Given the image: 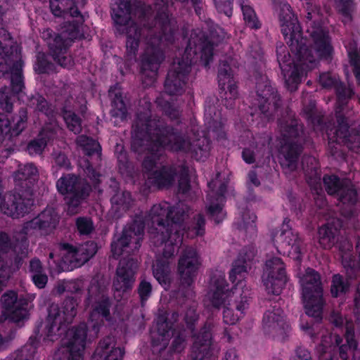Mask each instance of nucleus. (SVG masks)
Here are the masks:
<instances>
[{
    "mask_svg": "<svg viewBox=\"0 0 360 360\" xmlns=\"http://www.w3.org/2000/svg\"><path fill=\"white\" fill-rule=\"evenodd\" d=\"M135 7L131 0H115L110 14L117 32L126 35V59L123 63L125 70L136 60L141 39H145L146 47L141 57V74L152 84L165 60L163 46L174 43L179 25L166 5L158 8L154 17L150 14V6L141 7L140 25L130 22Z\"/></svg>",
    "mask_w": 360,
    "mask_h": 360,
    "instance_id": "f257e3e1",
    "label": "nucleus"
},
{
    "mask_svg": "<svg viewBox=\"0 0 360 360\" xmlns=\"http://www.w3.org/2000/svg\"><path fill=\"white\" fill-rule=\"evenodd\" d=\"M132 147L141 146L148 139V151L142 168L148 176L166 150L170 152L189 153L193 145L186 131L168 124L158 117H153L150 110L138 111L132 125Z\"/></svg>",
    "mask_w": 360,
    "mask_h": 360,
    "instance_id": "f03ea898",
    "label": "nucleus"
},
{
    "mask_svg": "<svg viewBox=\"0 0 360 360\" xmlns=\"http://www.w3.org/2000/svg\"><path fill=\"white\" fill-rule=\"evenodd\" d=\"M279 20L281 33L295 60L287 47L281 45L276 46L277 61L288 88L294 91L304 75L316 67V58L307 46V39L302 36L297 18L288 3L280 5Z\"/></svg>",
    "mask_w": 360,
    "mask_h": 360,
    "instance_id": "7ed1b4c3",
    "label": "nucleus"
},
{
    "mask_svg": "<svg viewBox=\"0 0 360 360\" xmlns=\"http://www.w3.org/2000/svg\"><path fill=\"white\" fill-rule=\"evenodd\" d=\"M255 255V248H248L243 250L234 262L229 278L233 283H236L231 292L227 288L225 275L222 271H215L211 276L209 289L204 300L205 304L207 307L218 309L224 305L226 300L229 298V306L225 307L223 312V319L226 324H235L248 307L250 291L245 287L243 278Z\"/></svg>",
    "mask_w": 360,
    "mask_h": 360,
    "instance_id": "20e7f679",
    "label": "nucleus"
},
{
    "mask_svg": "<svg viewBox=\"0 0 360 360\" xmlns=\"http://www.w3.org/2000/svg\"><path fill=\"white\" fill-rule=\"evenodd\" d=\"M149 216L153 226L150 231L153 243L155 245L164 244L162 259L169 261L174 256L182 240L179 229L185 218V210L180 204L167 208L162 204H153Z\"/></svg>",
    "mask_w": 360,
    "mask_h": 360,
    "instance_id": "39448f33",
    "label": "nucleus"
},
{
    "mask_svg": "<svg viewBox=\"0 0 360 360\" xmlns=\"http://www.w3.org/2000/svg\"><path fill=\"white\" fill-rule=\"evenodd\" d=\"M193 49L194 53H197L198 49L200 51V59L204 62L205 67H208L212 61L214 44L207 35L202 34L198 39V43L194 39H188L184 55L178 61L177 65L167 72L164 88L168 95L179 96L184 92L193 63L188 52L191 51Z\"/></svg>",
    "mask_w": 360,
    "mask_h": 360,
    "instance_id": "423d86ee",
    "label": "nucleus"
},
{
    "mask_svg": "<svg viewBox=\"0 0 360 360\" xmlns=\"http://www.w3.org/2000/svg\"><path fill=\"white\" fill-rule=\"evenodd\" d=\"M70 15L73 19L65 23L62 33H56L50 28L41 33V38L46 42L53 59L65 68H70L74 65L72 57L67 53L74 40L83 36L82 27L84 22V17L80 11L79 15L72 13Z\"/></svg>",
    "mask_w": 360,
    "mask_h": 360,
    "instance_id": "0eeeda50",
    "label": "nucleus"
},
{
    "mask_svg": "<svg viewBox=\"0 0 360 360\" xmlns=\"http://www.w3.org/2000/svg\"><path fill=\"white\" fill-rule=\"evenodd\" d=\"M278 126L281 136V151L284 157L281 166L290 172L295 171L305 142L304 125L288 112L285 117L278 119Z\"/></svg>",
    "mask_w": 360,
    "mask_h": 360,
    "instance_id": "6e6552de",
    "label": "nucleus"
},
{
    "mask_svg": "<svg viewBox=\"0 0 360 360\" xmlns=\"http://www.w3.org/2000/svg\"><path fill=\"white\" fill-rule=\"evenodd\" d=\"M255 96L251 98L250 115H258L266 122L273 121L281 108V99L276 87L266 76L257 79Z\"/></svg>",
    "mask_w": 360,
    "mask_h": 360,
    "instance_id": "1a4fd4ad",
    "label": "nucleus"
},
{
    "mask_svg": "<svg viewBox=\"0 0 360 360\" xmlns=\"http://www.w3.org/2000/svg\"><path fill=\"white\" fill-rule=\"evenodd\" d=\"M299 277L306 314L321 319L324 301L320 275L315 270L308 268Z\"/></svg>",
    "mask_w": 360,
    "mask_h": 360,
    "instance_id": "9d476101",
    "label": "nucleus"
},
{
    "mask_svg": "<svg viewBox=\"0 0 360 360\" xmlns=\"http://www.w3.org/2000/svg\"><path fill=\"white\" fill-rule=\"evenodd\" d=\"M77 303L72 298L65 300L60 304H52L48 310L44 333L51 340L66 331L77 314Z\"/></svg>",
    "mask_w": 360,
    "mask_h": 360,
    "instance_id": "9b49d317",
    "label": "nucleus"
},
{
    "mask_svg": "<svg viewBox=\"0 0 360 360\" xmlns=\"http://www.w3.org/2000/svg\"><path fill=\"white\" fill-rule=\"evenodd\" d=\"M200 264V257L195 248L187 247L182 251L177 266L181 282L179 295L188 299L193 298L194 293L191 285Z\"/></svg>",
    "mask_w": 360,
    "mask_h": 360,
    "instance_id": "f8f14e48",
    "label": "nucleus"
},
{
    "mask_svg": "<svg viewBox=\"0 0 360 360\" xmlns=\"http://www.w3.org/2000/svg\"><path fill=\"white\" fill-rule=\"evenodd\" d=\"M87 326L81 323L66 333L62 346L56 352V360H82L86 340Z\"/></svg>",
    "mask_w": 360,
    "mask_h": 360,
    "instance_id": "ddd939ff",
    "label": "nucleus"
},
{
    "mask_svg": "<svg viewBox=\"0 0 360 360\" xmlns=\"http://www.w3.org/2000/svg\"><path fill=\"white\" fill-rule=\"evenodd\" d=\"M144 233V222L137 217L127 228L124 229L122 236L111 245V251L115 258L121 255H129L141 247Z\"/></svg>",
    "mask_w": 360,
    "mask_h": 360,
    "instance_id": "4468645a",
    "label": "nucleus"
},
{
    "mask_svg": "<svg viewBox=\"0 0 360 360\" xmlns=\"http://www.w3.org/2000/svg\"><path fill=\"white\" fill-rule=\"evenodd\" d=\"M38 178L37 168L33 163H28L20 167L14 174L15 188L12 202H34L33 186Z\"/></svg>",
    "mask_w": 360,
    "mask_h": 360,
    "instance_id": "2eb2a0df",
    "label": "nucleus"
},
{
    "mask_svg": "<svg viewBox=\"0 0 360 360\" xmlns=\"http://www.w3.org/2000/svg\"><path fill=\"white\" fill-rule=\"evenodd\" d=\"M89 300L94 302L89 321L91 324L94 335L96 336L99 326L103 323V318L107 319L110 315V303L105 294V288H101L95 283H92L89 288Z\"/></svg>",
    "mask_w": 360,
    "mask_h": 360,
    "instance_id": "dca6fc26",
    "label": "nucleus"
},
{
    "mask_svg": "<svg viewBox=\"0 0 360 360\" xmlns=\"http://www.w3.org/2000/svg\"><path fill=\"white\" fill-rule=\"evenodd\" d=\"M323 183L327 193L339 202H358V191L349 179L340 178L336 174H325Z\"/></svg>",
    "mask_w": 360,
    "mask_h": 360,
    "instance_id": "f3484780",
    "label": "nucleus"
},
{
    "mask_svg": "<svg viewBox=\"0 0 360 360\" xmlns=\"http://www.w3.org/2000/svg\"><path fill=\"white\" fill-rule=\"evenodd\" d=\"M22 66L23 62L21 60L13 63L10 75L11 86L2 87L0 90V108L7 112L12 111L13 102L25 89Z\"/></svg>",
    "mask_w": 360,
    "mask_h": 360,
    "instance_id": "a211bd4d",
    "label": "nucleus"
},
{
    "mask_svg": "<svg viewBox=\"0 0 360 360\" xmlns=\"http://www.w3.org/2000/svg\"><path fill=\"white\" fill-rule=\"evenodd\" d=\"M262 281L268 294L279 295L287 281L285 266L279 257H272L266 262Z\"/></svg>",
    "mask_w": 360,
    "mask_h": 360,
    "instance_id": "6ab92c4d",
    "label": "nucleus"
},
{
    "mask_svg": "<svg viewBox=\"0 0 360 360\" xmlns=\"http://www.w3.org/2000/svg\"><path fill=\"white\" fill-rule=\"evenodd\" d=\"M217 79L222 104L226 108L232 109L238 97V86L234 79L233 70L227 61L219 63Z\"/></svg>",
    "mask_w": 360,
    "mask_h": 360,
    "instance_id": "aec40b11",
    "label": "nucleus"
},
{
    "mask_svg": "<svg viewBox=\"0 0 360 360\" xmlns=\"http://www.w3.org/2000/svg\"><path fill=\"white\" fill-rule=\"evenodd\" d=\"M63 262L71 269L77 268L88 262L97 252V245L88 241L79 247H73L64 243L61 245Z\"/></svg>",
    "mask_w": 360,
    "mask_h": 360,
    "instance_id": "412c9836",
    "label": "nucleus"
},
{
    "mask_svg": "<svg viewBox=\"0 0 360 360\" xmlns=\"http://www.w3.org/2000/svg\"><path fill=\"white\" fill-rule=\"evenodd\" d=\"M56 188L62 195H70L75 202L86 199L92 190L89 183L73 174L62 176L56 182Z\"/></svg>",
    "mask_w": 360,
    "mask_h": 360,
    "instance_id": "4be33fe9",
    "label": "nucleus"
},
{
    "mask_svg": "<svg viewBox=\"0 0 360 360\" xmlns=\"http://www.w3.org/2000/svg\"><path fill=\"white\" fill-rule=\"evenodd\" d=\"M276 248L280 252L288 254L295 260H300L304 253L305 245L298 233L286 226L275 238Z\"/></svg>",
    "mask_w": 360,
    "mask_h": 360,
    "instance_id": "5701e85b",
    "label": "nucleus"
},
{
    "mask_svg": "<svg viewBox=\"0 0 360 360\" xmlns=\"http://www.w3.org/2000/svg\"><path fill=\"white\" fill-rule=\"evenodd\" d=\"M345 339L347 345H340L342 339L338 335L329 334L322 337L321 343L319 347V350L321 352V355H326L330 352L332 347H339L340 357L346 360L348 357V350L355 349L356 347V341L354 339V328L352 323L346 321Z\"/></svg>",
    "mask_w": 360,
    "mask_h": 360,
    "instance_id": "b1692460",
    "label": "nucleus"
},
{
    "mask_svg": "<svg viewBox=\"0 0 360 360\" xmlns=\"http://www.w3.org/2000/svg\"><path fill=\"white\" fill-rule=\"evenodd\" d=\"M1 300L4 308V319L20 323L27 317L25 306L27 305V300L21 296L19 297L15 292L9 291L4 293Z\"/></svg>",
    "mask_w": 360,
    "mask_h": 360,
    "instance_id": "393cba45",
    "label": "nucleus"
},
{
    "mask_svg": "<svg viewBox=\"0 0 360 360\" xmlns=\"http://www.w3.org/2000/svg\"><path fill=\"white\" fill-rule=\"evenodd\" d=\"M137 269L136 260L132 258H123L120 260L117 268L116 277L113 281L115 291L124 292L132 288Z\"/></svg>",
    "mask_w": 360,
    "mask_h": 360,
    "instance_id": "a878e982",
    "label": "nucleus"
},
{
    "mask_svg": "<svg viewBox=\"0 0 360 360\" xmlns=\"http://www.w3.org/2000/svg\"><path fill=\"white\" fill-rule=\"evenodd\" d=\"M214 325L207 321L200 333L194 337L191 357L193 360H202L212 354L213 350L212 329Z\"/></svg>",
    "mask_w": 360,
    "mask_h": 360,
    "instance_id": "bb28decb",
    "label": "nucleus"
},
{
    "mask_svg": "<svg viewBox=\"0 0 360 360\" xmlns=\"http://www.w3.org/2000/svg\"><path fill=\"white\" fill-rule=\"evenodd\" d=\"M262 329L268 335L283 336L290 329V326L285 321L283 310L276 306L268 309L264 314Z\"/></svg>",
    "mask_w": 360,
    "mask_h": 360,
    "instance_id": "cd10ccee",
    "label": "nucleus"
},
{
    "mask_svg": "<svg viewBox=\"0 0 360 360\" xmlns=\"http://www.w3.org/2000/svg\"><path fill=\"white\" fill-rule=\"evenodd\" d=\"M179 318V314L172 312L171 314L159 315L157 319L156 331L152 333V342L153 345L160 346V350L165 349L169 344L171 337L173 324Z\"/></svg>",
    "mask_w": 360,
    "mask_h": 360,
    "instance_id": "c85d7f7f",
    "label": "nucleus"
},
{
    "mask_svg": "<svg viewBox=\"0 0 360 360\" xmlns=\"http://www.w3.org/2000/svg\"><path fill=\"white\" fill-rule=\"evenodd\" d=\"M309 35L313 39V47L307 46L311 50L316 58V65L318 63L317 58L319 59L329 60L332 58L333 47L331 44V39L328 33L321 28H314ZM308 40L307 41V43Z\"/></svg>",
    "mask_w": 360,
    "mask_h": 360,
    "instance_id": "c756f323",
    "label": "nucleus"
},
{
    "mask_svg": "<svg viewBox=\"0 0 360 360\" xmlns=\"http://www.w3.org/2000/svg\"><path fill=\"white\" fill-rule=\"evenodd\" d=\"M177 167L174 165H166L155 169L148 179L159 189H169L175 184L178 176Z\"/></svg>",
    "mask_w": 360,
    "mask_h": 360,
    "instance_id": "7c9ffc66",
    "label": "nucleus"
},
{
    "mask_svg": "<svg viewBox=\"0 0 360 360\" xmlns=\"http://www.w3.org/2000/svg\"><path fill=\"white\" fill-rule=\"evenodd\" d=\"M238 215L235 218L234 226L242 233L252 237L257 233L256 215L250 211L247 204H240L238 207Z\"/></svg>",
    "mask_w": 360,
    "mask_h": 360,
    "instance_id": "2f4dec72",
    "label": "nucleus"
},
{
    "mask_svg": "<svg viewBox=\"0 0 360 360\" xmlns=\"http://www.w3.org/2000/svg\"><path fill=\"white\" fill-rule=\"evenodd\" d=\"M342 227V221L338 218H331L318 230V243L323 249L331 248L336 243V238Z\"/></svg>",
    "mask_w": 360,
    "mask_h": 360,
    "instance_id": "473e14b6",
    "label": "nucleus"
},
{
    "mask_svg": "<svg viewBox=\"0 0 360 360\" xmlns=\"http://www.w3.org/2000/svg\"><path fill=\"white\" fill-rule=\"evenodd\" d=\"M56 129L50 127H43L37 137L28 142L26 151L31 156L41 155L46 146L56 138Z\"/></svg>",
    "mask_w": 360,
    "mask_h": 360,
    "instance_id": "72a5a7b5",
    "label": "nucleus"
},
{
    "mask_svg": "<svg viewBox=\"0 0 360 360\" xmlns=\"http://www.w3.org/2000/svg\"><path fill=\"white\" fill-rule=\"evenodd\" d=\"M124 351L115 346L112 337H106L100 341L94 358L95 360H122Z\"/></svg>",
    "mask_w": 360,
    "mask_h": 360,
    "instance_id": "f704fd0d",
    "label": "nucleus"
},
{
    "mask_svg": "<svg viewBox=\"0 0 360 360\" xmlns=\"http://www.w3.org/2000/svg\"><path fill=\"white\" fill-rule=\"evenodd\" d=\"M108 96L111 101L110 115L120 121L126 120L128 114L127 98L123 96L122 89L117 86H110Z\"/></svg>",
    "mask_w": 360,
    "mask_h": 360,
    "instance_id": "c9c22d12",
    "label": "nucleus"
},
{
    "mask_svg": "<svg viewBox=\"0 0 360 360\" xmlns=\"http://www.w3.org/2000/svg\"><path fill=\"white\" fill-rule=\"evenodd\" d=\"M57 216L52 215L50 210H46L38 217L32 220L26 222L22 229L25 235L32 233L34 230L43 229L53 226L57 221Z\"/></svg>",
    "mask_w": 360,
    "mask_h": 360,
    "instance_id": "e433bc0d",
    "label": "nucleus"
},
{
    "mask_svg": "<svg viewBox=\"0 0 360 360\" xmlns=\"http://www.w3.org/2000/svg\"><path fill=\"white\" fill-rule=\"evenodd\" d=\"M85 0H49L51 12L56 17H62L65 14H79V5Z\"/></svg>",
    "mask_w": 360,
    "mask_h": 360,
    "instance_id": "4c0bfd02",
    "label": "nucleus"
},
{
    "mask_svg": "<svg viewBox=\"0 0 360 360\" xmlns=\"http://www.w3.org/2000/svg\"><path fill=\"white\" fill-rule=\"evenodd\" d=\"M302 165L307 183L310 186L320 185L321 170L319 160L313 156L302 158Z\"/></svg>",
    "mask_w": 360,
    "mask_h": 360,
    "instance_id": "58836bf2",
    "label": "nucleus"
},
{
    "mask_svg": "<svg viewBox=\"0 0 360 360\" xmlns=\"http://www.w3.org/2000/svg\"><path fill=\"white\" fill-rule=\"evenodd\" d=\"M76 143L79 146L85 155L95 160L96 164H99L101 160L102 148L98 141L86 135H80L77 137Z\"/></svg>",
    "mask_w": 360,
    "mask_h": 360,
    "instance_id": "ea45409f",
    "label": "nucleus"
},
{
    "mask_svg": "<svg viewBox=\"0 0 360 360\" xmlns=\"http://www.w3.org/2000/svg\"><path fill=\"white\" fill-rule=\"evenodd\" d=\"M327 136L328 153L335 158H342L343 156L342 151V144L347 145L349 148L354 147V139H352V137H347V140L345 141L343 139H339L337 134H333L332 130L327 131Z\"/></svg>",
    "mask_w": 360,
    "mask_h": 360,
    "instance_id": "a19ab883",
    "label": "nucleus"
},
{
    "mask_svg": "<svg viewBox=\"0 0 360 360\" xmlns=\"http://www.w3.org/2000/svg\"><path fill=\"white\" fill-rule=\"evenodd\" d=\"M176 195L185 200H193L191 176L187 167L182 166L178 176Z\"/></svg>",
    "mask_w": 360,
    "mask_h": 360,
    "instance_id": "79ce46f5",
    "label": "nucleus"
},
{
    "mask_svg": "<svg viewBox=\"0 0 360 360\" xmlns=\"http://www.w3.org/2000/svg\"><path fill=\"white\" fill-rule=\"evenodd\" d=\"M27 105L35 112L44 115L48 118L54 116V107L39 94L32 95L28 99Z\"/></svg>",
    "mask_w": 360,
    "mask_h": 360,
    "instance_id": "37998d69",
    "label": "nucleus"
},
{
    "mask_svg": "<svg viewBox=\"0 0 360 360\" xmlns=\"http://www.w3.org/2000/svg\"><path fill=\"white\" fill-rule=\"evenodd\" d=\"M236 3L242 11L246 26L251 29H259L261 23L257 17L254 8L250 5V0H236Z\"/></svg>",
    "mask_w": 360,
    "mask_h": 360,
    "instance_id": "c03bdc74",
    "label": "nucleus"
},
{
    "mask_svg": "<svg viewBox=\"0 0 360 360\" xmlns=\"http://www.w3.org/2000/svg\"><path fill=\"white\" fill-rule=\"evenodd\" d=\"M170 272L169 261L158 258L153 265V276L161 285H167L169 283Z\"/></svg>",
    "mask_w": 360,
    "mask_h": 360,
    "instance_id": "a18cd8bd",
    "label": "nucleus"
},
{
    "mask_svg": "<svg viewBox=\"0 0 360 360\" xmlns=\"http://www.w3.org/2000/svg\"><path fill=\"white\" fill-rule=\"evenodd\" d=\"M339 249L342 252V263L349 277H352L353 271L360 267V264H356L352 259L349 252L352 250V245L349 241H345L339 245Z\"/></svg>",
    "mask_w": 360,
    "mask_h": 360,
    "instance_id": "49530a36",
    "label": "nucleus"
},
{
    "mask_svg": "<svg viewBox=\"0 0 360 360\" xmlns=\"http://www.w3.org/2000/svg\"><path fill=\"white\" fill-rule=\"evenodd\" d=\"M335 117L337 120V127L334 129H331L332 133L337 134L339 136V139H343V140H347V137H352V139H355L359 133L355 134H352L349 133V126L347 123V117L340 112V110H336Z\"/></svg>",
    "mask_w": 360,
    "mask_h": 360,
    "instance_id": "de8ad7c7",
    "label": "nucleus"
},
{
    "mask_svg": "<svg viewBox=\"0 0 360 360\" xmlns=\"http://www.w3.org/2000/svg\"><path fill=\"white\" fill-rule=\"evenodd\" d=\"M34 70L38 75H49L56 72V66L49 59V56L46 53L39 52L37 54Z\"/></svg>",
    "mask_w": 360,
    "mask_h": 360,
    "instance_id": "09e8293b",
    "label": "nucleus"
},
{
    "mask_svg": "<svg viewBox=\"0 0 360 360\" xmlns=\"http://www.w3.org/2000/svg\"><path fill=\"white\" fill-rule=\"evenodd\" d=\"M32 205L33 204H0V210L12 218H19L28 213Z\"/></svg>",
    "mask_w": 360,
    "mask_h": 360,
    "instance_id": "8fccbe9b",
    "label": "nucleus"
},
{
    "mask_svg": "<svg viewBox=\"0 0 360 360\" xmlns=\"http://www.w3.org/2000/svg\"><path fill=\"white\" fill-rule=\"evenodd\" d=\"M347 53L356 84L360 86V51L355 43L349 44L347 48Z\"/></svg>",
    "mask_w": 360,
    "mask_h": 360,
    "instance_id": "3c124183",
    "label": "nucleus"
},
{
    "mask_svg": "<svg viewBox=\"0 0 360 360\" xmlns=\"http://www.w3.org/2000/svg\"><path fill=\"white\" fill-rule=\"evenodd\" d=\"M350 283L347 278L340 274H335L332 277L330 293L333 297L341 296L349 291Z\"/></svg>",
    "mask_w": 360,
    "mask_h": 360,
    "instance_id": "603ef678",
    "label": "nucleus"
},
{
    "mask_svg": "<svg viewBox=\"0 0 360 360\" xmlns=\"http://www.w3.org/2000/svg\"><path fill=\"white\" fill-rule=\"evenodd\" d=\"M62 113L68 129L75 134H79L82 129L81 117L74 111L65 108L63 109Z\"/></svg>",
    "mask_w": 360,
    "mask_h": 360,
    "instance_id": "864d4df0",
    "label": "nucleus"
},
{
    "mask_svg": "<svg viewBox=\"0 0 360 360\" xmlns=\"http://www.w3.org/2000/svg\"><path fill=\"white\" fill-rule=\"evenodd\" d=\"M17 46L13 40L0 45V56L2 60L12 62L18 58Z\"/></svg>",
    "mask_w": 360,
    "mask_h": 360,
    "instance_id": "5fc2aeb1",
    "label": "nucleus"
},
{
    "mask_svg": "<svg viewBox=\"0 0 360 360\" xmlns=\"http://www.w3.org/2000/svg\"><path fill=\"white\" fill-rule=\"evenodd\" d=\"M338 103L340 105H345L348 99L354 94L352 89L347 87L342 82H339L335 87Z\"/></svg>",
    "mask_w": 360,
    "mask_h": 360,
    "instance_id": "6e6d98bb",
    "label": "nucleus"
},
{
    "mask_svg": "<svg viewBox=\"0 0 360 360\" xmlns=\"http://www.w3.org/2000/svg\"><path fill=\"white\" fill-rule=\"evenodd\" d=\"M205 220L201 214H198L194 218L191 226L188 228L191 237L202 236L205 233Z\"/></svg>",
    "mask_w": 360,
    "mask_h": 360,
    "instance_id": "4d7b16f0",
    "label": "nucleus"
},
{
    "mask_svg": "<svg viewBox=\"0 0 360 360\" xmlns=\"http://www.w3.org/2000/svg\"><path fill=\"white\" fill-rule=\"evenodd\" d=\"M13 248L15 249L16 247H14L8 234L0 232V261L3 262L4 266H8L4 262V256ZM15 251L17 252L16 250Z\"/></svg>",
    "mask_w": 360,
    "mask_h": 360,
    "instance_id": "13d9d810",
    "label": "nucleus"
},
{
    "mask_svg": "<svg viewBox=\"0 0 360 360\" xmlns=\"http://www.w3.org/2000/svg\"><path fill=\"white\" fill-rule=\"evenodd\" d=\"M207 212L216 223L221 222L226 217V212L221 204H210Z\"/></svg>",
    "mask_w": 360,
    "mask_h": 360,
    "instance_id": "bf43d9fd",
    "label": "nucleus"
},
{
    "mask_svg": "<svg viewBox=\"0 0 360 360\" xmlns=\"http://www.w3.org/2000/svg\"><path fill=\"white\" fill-rule=\"evenodd\" d=\"M115 155L117 158L120 168H126L129 163V158L123 144H116L115 146Z\"/></svg>",
    "mask_w": 360,
    "mask_h": 360,
    "instance_id": "052dcab7",
    "label": "nucleus"
},
{
    "mask_svg": "<svg viewBox=\"0 0 360 360\" xmlns=\"http://www.w3.org/2000/svg\"><path fill=\"white\" fill-rule=\"evenodd\" d=\"M137 290L143 305L152 294V285L150 282L143 279L140 282Z\"/></svg>",
    "mask_w": 360,
    "mask_h": 360,
    "instance_id": "680f3d73",
    "label": "nucleus"
},
{
    "mask_svg": "<svg viewBox=\"0 0 360 360\" xmlns=\"http://www.w3.org/2000/svg\"><path fill=\"white\" fill-rule=\"evenodd\" d=\"M233 0H214L215 7L219 13L230 17L232 15Z\"/></svg>",
    "mask_w": 360,
    "mask_h": 360,
    "instance_id": "e2e57ef3",
    "label": "nucleus"
},
{
    "mask_svg": "<svg viewBox=\"0 0 360 360\" xmlns=\"http://www.w3.org/2000/svg\"><path fill=\"white\" fill-rule=\"evenodd\" d=\"M84 171L86 176L94 184H99L101 174L94 167L93 163L89 160L85 161Z\"/></svg>",
    "mask_w": 360,
    "mask_h": 360,
    "instance_id": "0e129e2a",
    "label": "nucleus"
},
{
    "mask_svg": "<svg viewBox=\"0 0 360 360\" xmlns=\"http://www.w3.org/2000/svg\"><path fill=\"white\" fill-rule=\"evenodd\" d=\"M54 167H57L59 169H65L66 170L71 169V162L68 156L62 152L56 153L53 158Z\"/></svg>",
    "mask_w": 360,
    "mask_h": 360,
    "instance_id": "69168bd1",
    "label": "nucleus"
},
{
    "mask_svg": "<svg viewBox=\"0 0 360 360\" xmlns=\"http://www.w3.org/2000/svg\"><path fill=\"white\" fill-rule=\"evenodd\" d=\"M77 226L79 232L85 235L89 234L94 229L92 221L84 217L77 219Z\"/></svg>",
    "mask_w": 360,
    "mask_h": 360,
    "instance_id": "338daca9",
    "label": "nucleus"
},
{
    "mask_svg": "<svg viewBox=\"0 0 360 360\" xmlns=\"http://www.w3.org/2000/svg\"><path fill=\"white\" fill-rule=\"evenodd\" d=\"M338 82L329 72H323L319 76V83L323 88H335Z\"/></svg>",
    "mask_w": 360,
    "mask_h": 360,
    "instance_id": "774afa93",
    "label": "nucleus"
}]
</instances>
